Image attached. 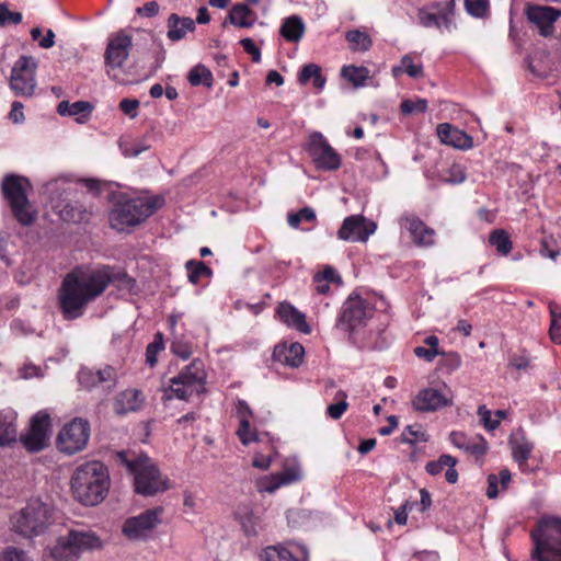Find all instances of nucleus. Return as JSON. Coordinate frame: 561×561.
Instances as JSON below:
<instances>
[{"label":"nucleus","mask_w":561,"mask_h":561,"mask_svg":"<svg viewBox=\"0 0 561 561\" xmlns=\"http://www.w3.org/2000/svg\"><path fill=\"white\" fill-rule=\"evenodd\" d=\"M131 291L136 285L125 271L104 265L90 272H70L61 282L58 294L60 311L66 320L83 316L90 302L101 296L108 285Z\"/></svg>","instance_id":"1"},{"label":"nucleus","mask_w":561,"mask_h":561,"mask_svg":"<svg viewBox=\"0 0 561 561\" xmlns=\"http://www.w3.org/2000/svg\"><path fill=\"white\" fill-rule=\"evenodd\" d=\"M110 473L100 461L79 466L71 477V490L76 500L85 506L100 504L110 490Z\"/></svg>","instance_id":"2"},{"label":"nucleus","mask_w":561,"mask_h":561,"mask_svg":"<svg viewBox=\"0 0 561 561\" xmlns=\"http://www.w3.org/2000/svg\"><path fill=\"white\" fill-rule=\"evenodd\" d=\"M129 455V451L122 450L116 454V457L119 463L134 476L136 493L153 496L170 489V480L162 476L157 463L147 454H134L133 457Z\"/></svg>","instance_id":"3"},{"label":"nucleus","mask_w":561,"mask_h":561,"mask_svg":"<svg viewBox=\"0 0 561 561\" xmlns=\"http://www.w3.org/2000/svg\"><path fill=\"white\" fill-rule=\"evenodd\" d=\"M112 199L113 208L110 213V222L112 228L118 231L124 230L125 227L140 225L164 204V199L160 196L128 197L123 193L113 195Z\"/></svg>","instance_id":"4"},{"label":"nucleus","mask_w":561,"mask_h":561,"mask_svg":"<svg viewBox=\"0 0 561 561\" xmlns=\"http://www.w3.org/2000/svg\"><path fill=\"white\" fill-rule=\"evenodd\" d=\"M102 548L103 541L94 533L71 528L67 537H59L53 547L44 550L43 561H77L81 552Z\"/></svg>","instance_id":"5"},{"label":"nucleus","mask_w":561,"mask_h":561,"mask_svg":"<svg viewBox=\"0 0 561 561\" xmlns=\"http://www.w3.org/2000/svg\"><path fill=\"white\" fill-rule=\"evenodd\" d=\"M31 187L27 178L18 174H8L1 183L3 197L8 202L13 217L22 226H31L37 217L36 210L32 209L26 190Z\"/></svg>","instance_id":"6"},{"label":"nucleus","mask_w":561,"mask_h":561,"mask_svg":"<svg viewBox=\"0 0 561 561\" xmlns=\"http://www.w3.org/2000/svg\"><path fill=\"white\" fill-rule=\"evenodd\" d=\"M373 305L358 295H351L343 304L336 319V329L347 332L348 340L355 344V333L367 324L374 313Z\"/></svg>","instance_id":"7"},{"label":"nucleus","mask_w":561,"mask_h":561,"mask_svg":"<svg viewBox=\"0 0 561 561\" xmlns=\"http://www.w3.org/2000/svg\"><path fill=\"white\" fill-rule=\"evenodd\" d=\"M206 373L204 364L199 359H194L187 365L179 375L171 378V387L169 391L172 394H167L168 399L172 396L180 400H188L194 394L205 392Z\"/></svg>","instance_id":"8"},{"label":"nucleus","mask_w":561,"mask_h":561,"mask_svg":"<svg viewBox=\"0 0 561 561\" xmlns=\"http://www.w3.org/2000/svg\"><path fill=\"white\" fill-rule=\"evenodd\" d=\"M533 561H561V528H531Z\"/></svg>","instance_id":"9"},{"label":"nucleus","mask_w":561,"mask_h":561,"mask_svg":"<svg viewBox=\"0 0 561 561\" xmlns=\"http://www.w3.org/2000/svg\"><path fill=\"white\" fill-rule=\"evenodd\" d=\"M90 437V424L87 420L75 417L60 430L56 445L59 451L75 455L85 448Z\"/></svg>","instance_id":"10"},{"label":"nucleus","mask_w":561,"mask_h":561,"mask_svg":"<svg viewBox=\"0 0 561 561\" xmlns=\"http://www.w3.org/2000/svg\"><path fill=\"white\" fill-rule=\"evenodd\" d=\"M305 149L319 170L335 171L342 164L341 156L320 131L309 135Z\"/></svg>","instance_id":"11"},{"label":"nucleus","mask_w":561,"mask_h":561,"mask_svg":"<svg viewBox=\"0 0 561 561\" xmlns=\"http://www.w3.org/2000/svg\"><path fill=\"white\" fill-rule=\"evenodd\" d=\"M131 47L133 38L124 31H119L108 38L104 53V66L108 78L118 81L115 70L122 68L127 61Z\"/></svg>","instance_id":"12"},{"label":"nucleus","mask_w":561,"mask_h":561,"mask_svg":"<svg viewBox=\"0 0 561 561\" xmlns=\"http://www.w3.org/2000/svg\"><path fill=\"white\" fill-rule=\"evenodd\" d=\"M36 67L37 62L30 56H21L14 62L10 87L16 95L31 96L34 93Z\"/></svg>","instance_id":"13"},{"label":"nucleus","mask_w":561,"mask_h":561,"mask_svg":"<svg viewBox=\"0 0 561 561\" xmlns=\"http://www.w3.org/2000/svg\"><path fill=\"white\" fill-rule=\"evenodd\" d=\"M50 428V416L39 411L31 420L26 434L21 435L23 446L32 453L41 451L48 445V432Z\"/></svg>","instance_id":"14"},{"label":"nucleus","mask_w":561,"mask_h":561,"mask_svg":"<svg viewBox=\"0 0 561 561\" xmlns=\"http://www.w3.org/2000/svg\"><path fill=\"white\" fill-rule=\"evenodd\" d=\"M51 517L53 510L39 499H33L11 522L13 526H49L54 523Z\"/></svg>","instance_id":"15"},{"label":"nucleus","mask_w":561,"mask_h":561,"mask_svg":"<svg viewBox=\"0 0 561 561\" xmlns=\"http://www.w3.org/2000/svg\"><path fill=\"white\" fill-rule=\"evenodd\" d=\"M376 224L367 221L362 215L346 217L337 231V237L344 241L365 242L376 231Z\"/></svg>","instance_id":"16"},{"label":"nucleus","mask_w":561,"mask_h":561,"mask_svg":"<svg viewBox=\"0 0 561 561\" xmlns=\"http://www.w3.org/2000/svg\"><path fill=\"white\" fill-rule=\"evenodd\" d=\"M526 16L539 28L541 36L548 37L553 33V23L561 16V10L548 5H528Z\"/></svg>","instance_id":"17"},{"label":"nucleus","mask_w":561,"mask_h":561,"mask_svg":"<svg viewBox=\"0 0 561 561\" xmlns=\"http://www.w3.org/2000/svg\"><path fill=\"white\" fill-rule=\"evenodd\" d=\"M438 7L442 8L437 13L421 9L419 11L420 24L424 27H444L445 30L450 31L456 8L455 0H448L444 4H438Z\"/></svg>","instance_id":"18"},{"label":"nucleus","mask_w":561,"mask_h":561,"mask_svg":"<svg viewBox=\"0 0 561 561\" xmlns=\"http://www.w3.org/2000/svg\"><path fill=\"white\" fill-rule=\"evenodd\" d=\"M413 408L420 412H434L453 405L451 398L434 388H424L419 391L412 401Z\"/></svg>","instance_id":"19"},{"label":"nucleus","mask_w":561,"mask_h":561,"mask_svg":"<svg viewBox=\"0 0 561 561\" xmlns=\"http://www.w3.org/2000/svg\"><path fill=\"white\" fill-rule=\"evenodd\" d=\"M78 381L81 387L90 390L96 386L107 382V388H113L116 381L115 369L111 366H105L102 369H90L83 367L78 373Z\"/></svg>","instance_id":"20"},{"label":"nucleus","mask_w":561,"mask_h":561,"mask_svg":"<svg viewBox=\"0 0 561 561\" xmlns=\"http://www.w3.org/2000/svg\"><path fill=\"white\" fill-rule=\"evenodd\" d=\"M400 225L407 229L413 242L421 247L433 244L434 230L428 228L419 217L404 214L400 218Z\"/></svg>","instance_id":"21"},{"label":"nucleus","mask_w":561,"mask_h":561,"mask_svg":"<svg viewBox=\"0 0 561 561\" xmlns=\"http://www.w3.org/2000/svg\"><path fill=\"white\" fill-rule=\"evenodd\" d=\"M439 140L457 149L467 150L472 148V137L467 133L454 127L449 123H442L436 128Z\"/></svg>","instance_id":"22"},{"label":"nucleus","mask_w":561,"mask_h":561,"mask_svg":"<svg viewBox=\"0 0 561 561\" xmlns=\"http://www.w3.org/2000/svg\"><path fill=\"white\" fill-rule=\"evenodd\" d=\"M304 355L305 348L300 343L294 342L287 344L284 342L274 347L272 357L275 362L291 368H297L302 364Z\"/></svg>","instance_id":"23"},{"label":"nucleus","mask_w":561,"mask_h":561,"mask_svg":"<svg viewBox=\"0 0 561 561\" xmlns=\"http://www.w3.org/2000/svg\"><path fill=\"white\" fill-rule=\"evenodd\" d=\"M144 397L137 389H126L119 392L114 400L113 410L117 415H126L141 409Z\"/></svg>","instance_id":"24"},{"label":"nucleus","mask_w":561,"mask_h":561,"mask_svg":"<svg viewBox=\"0 0 561 561\" xmlns=\"http://www.w3.org/2000/svg\"><path fill=\"white\" fill-rule=\"evenodd\" d=\"M277 313L279 319L288 327H291L304 334H309L311 332V328L306 321L305 313L299 311L291 304L287 301L280 302L277 308Z\"/></svg>","instance_id":"25"},{"label":"nucleus","mask_w":561,"mask_h":561,"mask_svg":"<svg viewBox=\"0 0 561 561\" xmlns=\"http://www.w3.org/2000/svg\"><path fill=\"white\" fill-rule=\"evenodd\" d=\"M167 37L171 42L182 41L187 33L195 31V21L190 16L171 13L167 19Z\"/></svg>","instance_id":"26"},{"label":"nucleus","mask_w":561,"mask_h":561,"mask_svg":"<svg viewBox=\"0 0 561 561\" xmlns=\"http://www.w3.org/2000/svg\"><path fill=\"white\" fill-rule=\"evenodd\" d=\"M256 20V13L249 5L236 3L231 7L222 25L226 26L227 23H230L237 27L249 28L254 25Z\"/></svg>","instance_id":"27"},{"label":"nucleus","mask_w":561,"mask_h":561,"mask_svg":"<svg viewBox=\"0 0 561 561\" xmlns=\"http://www.w3.org/2000/svg\"><path fill=\"white\" fill-rule=\"evenodd\" d=\"M16 412L10 408L0 411V446L16 442Z\"/></svg>","instance_id":"28"},{"label":"nucleus","mask_w":561,"mask_h":561,"mask_svg":"<svg viewBox=\"0 0 561 561\" xmlns=\"http://www.w3.org/2000/svg\"><path fill=\"white\" fill-rule=\"evenodd\" d=\"M301 557H295L291 551L286 548L270 546L261 553L262 561H308V551L305 547H298Z\"/></svg>","instance_id":"29"},{"label":"nucleus","mask_w":561,"mask_h":561,"mask_svg":"<svg viewBox=\"0 0 561 561\" xmlns=\"http://www.w3.org/2000/svg\"><path fill=\"white\" fill-rule=\"evenodd\" d=\"M279 33L286 41L297 43L305 34V23L300 16L291 15L283 21Z\"/></svg>","instance_id":"30"},{"label":"nucleus","mask_w":561,"mask_h":561,"mask_svg":"<svg viewBox=\"0 0 561 561\" xmlns=\"http://www.w3.org/2000/svg\"><path fill=\"white\" fill-rule=\"evenodd\" d=\"M510 445L512 448V455L514 460L522 468L524 465L527 463V460L530 458L534 449V444L526 439V437L522 433L520 439L516 437H511Z\"/></svg>","instance_id":"31"},{"label":"nucleus","mask_w":561,"mask_h":561,"mask_svg":"<svg viewBox=\"0 0 561 561\" xmlns=\"http://www.w3.org/2000/svg\"><path fill=\"white\" fill-rule=\"evenodd\" d=\"M311 79L316 90L322 91L325 85L327 79L322 76L321 67L316 64L305 65L298 75V82L300 84H306Z\"/></svg>","instance_id":"32"},{"label":"nucleus","mask_w":561,"mask_h":561,"mask_svg":"<svg viewBox=\"0 0 561 561\" xmlns=\"http://www.w3.org/2000/svg\"><path fill=\"white\" fill-rule=\"evenodd\" d=\"M163 513L162 507H153L146 510L137 516H133L126 519L123 526H156L157 524H161L162 520L160 518Z\"/></svg>","instance_id":"33"},{"label":"nucleus","mask_w":561,"mask_h":561,"mask_svg":"<svg viewBox=\"0 0 561 561\" xmlns=\"http://www.w3.org/2000/svg\"><path fill=\"white\" fill-rule=\"evenodd\" d=\"M59 216L65 221L81 224L88 220L89 213L80 203H67L59 209Z\"/></svg>","instance_id":"34"},{"label":"nucleus","mask_w":561,"mask_h":561,"mask_svg":"<svg viewBox=\"0 0 561 561\" xmlns=\"http://www.w3.org/2000/svg\"><path fill=\"white\" fill-rule=\"evenodd\" d=\"M300 471L296 468H287L282 473L273 476L267 485L262 488L263 491L273 493L278 488L300 479Z\"/></svg>","instance_id":"35"},{"label":"nucleus","mask_w":561,"mask_h":561,"mask_svg":"<svg viewBox=\"0 0 561 561\" xmlns=\"http://www.w3.org/2000/svg\"><path fill=\"white\" fill-rule=\"evenodd\" d=\"M341 76L353 84L354 88H360L366 84L369 78V69L360 66H343L341 69Z\"/></svg>","instance_id":"36"},{"label":"nucleus","mask_w":561,"mask_h":561,"mask_svg":"<svg viewBox=\"0 0 561 561\" xmlns=\"http://www.w3.org/2000/svg\"><path fill=\"white\" fill-rule=\"evenodd\" d=\"M345 39L350 44V49L352 51H360L365 53L369 50L373 46L371 37L359 30H351L345 34Z\"/></svg>","instance_id":"37"},{"label":"nucleus","mask_w":561,"mask_h":561,"mask_svg":"<svg viewBox=\"0 0 561 561\" xmlns=\"http://www.w3.org/2000/svg\"><path fill=\"white\" fill-rule=\"evenodd\" d=\"M187 80L193 87L204 85L211 88L214 83L211 71L203 64H198L190 70Z\"/></svg>","instance_id":"38"},{"label":"nucleus","mask_w":561,"mask_h":561,"mask_svg":"<svg viewBox=\"0 0 561 561\" xmlns=\"http://www.w3.org/2000/svg\"><path fill=\"white\" fill-rule=\"evenodd\" d=\"M458 438L465 440V435L456 432L450 434V442L454 446L458 447L459 449L469 451L472 455L483 456L488 450V443L483 437H480L478 442H469V444L461 445Z\"/></svg>","instance_id":"39"},{"label":"nucleus","mask_w":561,"mask_h":561,"mask_svg":"<svg viewBox=\"0 0 561 561\" xmlns=\"http://www.w3.org/2000/svg\"><path fill=\"white\" fill-rule=\"evenodd\" d=\"M489 242L496 249L499 254L504 256L507 255L513 249L510 234L503 229L493 230L490 233Z\"/></svg>","instance_id":"40"},{"label":"nucleus","mask_w":561,"mask_h":561,"mask_svg":"<svg viewBox=\"0 0 561 561\" xmlns=\"http://www.w3.org/2000/svg\"><path fill=\"white\" fill-rule=\"evenodd\" d=\"M402 72H405L409 77L414 79L422 78L424 76L423 66L421 64L415 65L411 55H404L401 58L400 65L392 68V73L394 76Z\"/></svg>","instance_id":"41"},{"label":"nucleus","mask_w":561,"mask_h":561,"mask_svg":"<svg viewBox=\"0 0 561 561\" xmlns=\"http://www.w3.org/2000/svg\"><path fill=\"white\" fill-rule=\"evenodd\" d=\"M187 271V277L190 283L197 284L203 276L211 275V268L208 267L204 262L197 260H188L185 263Z\"/></svg>","instance_id":"42"},{"label":"nucleus","mask_w":561,"mask_h":561,"mask_svg":"<svg viewBox=\"0 0 561 561\" xmlns=\"http://www.w3.org/2000/svg\"><path fill=\"white\" fill-rule=\"evenodd\" d=\"M317 220L316 211L312 207L305 206L296 213H289L287 215L288 225L291 228L297 229L301 221L313 222Z\"/></svg>","instance_id":"43"},{"label":"nucleus","mask_w":561,"mask_h":561,"mask_svg":"<svg viewBox=\"0 0 561 561\" xmlns=\"http://www.w3.org/2000/svg\"><path fill=\"white\" fill-rule=\"evenodd\" d=\"M164 348L162 333L154 334L153 341L146 348V364L153 367L158 362V354Z\"/></svg>","instance_id":"44"},{"label":"nucleus","mask_w":561,"mask_h":561,"mask_svg":"<svg viewBox=\"0 0 561 561\" xmlns=\"http://www.w3.org/2000/svg\"><path fill=\"white\" fill-rule=\"evenodd\" d=\"M457 465V459L450 455H442L435 461H430L426 465V472L431 476L439 474L444 468L446 467H455Z\"/></svg>","instance_id":"45"},{"label":"nucleus","mask_w":561,"mask_h":561,"mask_svg":"<svg viewBox=\"0 0 561 561\" xmlns=\"http://www.w3.org/2000/svg\"><path fill=\"white\" fill-rule=\"evenodd\" d=\"M399 439L402 444H409L413 446L416 442H428L430 436L421 430H415L413 425H408L403 430Z\"/></svg>","instance_id":"46"},{"label":"nucleus","mask_w":561,"mask_h":561,"mask_svg":"<svg viewBox=\"0 0 561 561\" xmlns=\"http://www.w3.org/2000/svg\"><path fill=\"white\" fill-rule=\"evenodd\" d=\"M508 367L519 371H526L531 367V359L529 354L525 350L520 351L519 353L511 354L508 357Z\"/></svg>","instance_id":"47"},{"label":"nucleus","mask_w":561,"mask_h":561,"mask_svg":"<svg viewBox=\"0 0 561 561\" xmlns=\"http://www.w3.org/2000/svg\"><path fill=\"white\" fill-rule=\"evenodd\" d=\"M336 396L340 398V401L336 403H332L327 408V415L332 420H339L347 410L348 403L346 401V393L344 391H339Z\"/></svg>","instance_id":"48"},{"label":"nucleus","mask_w":561,"mask_h":561,"mask_svg":"<svg viewBox=\"0 0 561 561\" xmlns=\"http://www.w3.org/2000/svg\"><path fill=\"white\" fill-rule=\"evenodd\" d=\"M237 435L243 445H249L259 439L256 432L251 428L250 420L248 419L240 421Z\"/></svg>","instance_id":"49"},{"label":"nucleus","mask_w":561,"mask_h":561,"mask_svg":"<svg viewBox=\"0 0 561 561\" xmlns=\"http://www.w3.org/2000/svg\"><path fill=\"white\" fill-rule=\"evenodd\" d=\"M468 14L474 18H483L489 10V0H465Z\"/></svg>","instance_id":"50"},{"label":"nucleus","mask_w":561,"mask_h":561,"mask_svg":"<svg viewBox=\"0 0 561 561\" xmlns=\"http://www.w3.org/2000/svg\"><path fill=\"white\" fill-rule=\"evenodd\" d=\"M93 106L87 101H77L71 103V110L68 112V116H80L77 122L83 123L91 114Z\"/></svg>","instance_id":"51"},{"label":"nucleus","mask_w":561,"mask_h":561,"mask_svg":"<svg viewBox=\"0 0 561 561\" xmlns=\"http://www.w3.org/2000/svg\"><path fill=\"white\" fill-rule=\"evenodd\" d=\"M153 528H122V534L129 541H147L152 537Z\"/></svg>","instance_id":"52"},{"label":"nucleus","mask_w":561,"mask_h":561,"mask_svg":"<svg viewBox=\"0 0 561 561\" xmlns=\"http://www.w3.org/2000/svg\"><path fill=\"white\" fill-rule=\"evenodd\" d=\"M401 112L404 115L412 113H424L427 110V101L425 99H417L416 101L403 100L400 105Z\"/></svg>","instance_id":"53"},{"label":"nucleus","mask_w":561,"mask_h":561,"mask_svg":"<svg viewBox=\"0 0 561 561\" xmlns=\"http://www.w3.org/2000/svg\"><path fill=\"white\" fill-rule=\"evenodd\" d=\"M0 561H33L25 551L15 547H7L0 554Z\"/></svg>","instance_id":"54"},{"label":"nucleus","mask_w":561,"mask_h":561,"mask_svg":"<svg viewBox=\"0 0 561 561\" xmlns=\"http://www.w3.org/2000/svg\"><path fill=\"white\" fill-rule=\"evenodd\" d=\"M467 175L461 165L453 164L448 171L447 175L443 178V181L448 184H460L466 180Z\"/></svg>","instance_id":"55"},{"label":"nucleus","mask_w":561,"mask_h":561,"mask_svg":"<svg viewBox=\"0 0 561 561\" xmlns=\"http://www.w3.org/2000/svg\"><path fill=\"white\" fill-rule=\"evenodd\" d=\"M22 21L20 12H12L5 4H0V25L3 26L8 23L19 24Z\"/></svg>","instance_id":"56"},{"label":"nucleus","mask_w":561,"mask_h":561,"mask_svg":"<svg viewBox=\"0 0 561 561\" xmlns=\"http://www.w3.org/2000/svg\"><path fill=\"white\" fill-rule=\"evenodd\" d=\"M478 415L480 416L483 426L488 431H493L500 425L499 420H492L491 411L488 410L485 405H480L478 408Z\"/></svg>","instance_id":"57"},{"label":"nucleus","mask_w":561,"mask_h":561,"mask_svg":"<svg viewBox=\"0 0 561 561\" xmlns=\"http://www.w3.org/2000/svg\"><path fill=\"white\" fill-rule=\"evenodd\" d=\"M414 505H419L417 501L407 500L402 506L396 512L394 520L399 525H405L408 519V512H412L414 510Z\"/></svg>","instance_id":"58"},{"label":"nucleus","mask_w":561,"mask_h":561,"mask_svg":"<svg viewBox=\"0 0 561 561\" xmlns=\"http://www.w3.org/2000/svg\"><path fill=\"white\" fill-rule=\"evenodd\" d=\"M171 351L173 354H175L176 356L184 360L188 359L192 355L191 345L182 341H174L171 345Z\"/></svg>","instance_id":"59"},{"label":"nucleus","mask_w":561,"mask_h":561,"mask_svg":"<svg viewBox=\"0 0 561 561\" xmlns=\"http://www.w3.org/2000/svg\"><path fill=\"white\" fill-rule=\"evenodd\" d=\"M240 44L242 45L244 51L249 55H251L253 62H260L261 61V50L260 48L254 44V42L247 37L242 38L240 41Z\"/></svg>","instance_id":"60"},{"label":"nucleus","mask_w":561,"mask_h":561,"mask_svg":"<svg viewBox=\"0 0 561 561\" xmlns=\"http://www.w3.org/2000/svg\"><path fill=\"white\" fill-rule=\"evenodd\" d=\"M139 101L137 99H123L119 102V110L128 115L129 117L134 118L137 116V110L139 107Z\"/></svg>","instance_id":"61"},{"label":"nucleus","mask_w":561,"mask_h":561,"mask_svg":"<svg viewBox=\"0 0 561 561\" xmlns=\"http://www.w3.org/2000/svg\"><path fill=\"white\" fill-rule=\"evenodd\" d=\"M159 9L157 1H148L142 7L137 8L136 12L141 16L153 18L159 13Z\"/></svg>","instance_id":"62"},{"label":"nucleus","mask_w":561,"mask_h":561,"mask_svg":"<svg viewBox=\"0 0 561 561\" xmlns=\"http://www.w3.org/2000/svg\"><path fill=\"white\" fill-rule=\"evenodd\" d=\"M409 561H439V556L435 551H419L415 552Z\"/></svg>","instance_id":"63"},{"label":"nucleus","mask_w":561,"mask_h":561,"mask_svg":"<svg viewBox=\"0 0 561 561\" xmlns=\"http://www.w3.org/2000/svg\"><path fill=\"white\" fill-rule=\"evenodd\" d=\"M549 335L552 342L561 344V321H550Z\"/></svg>","instance_id":"64"}]
</instances>
